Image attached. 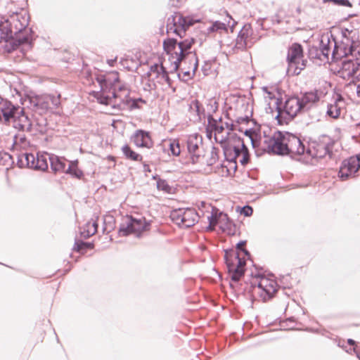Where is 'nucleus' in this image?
Returning a JSON list of instances; mask_svg holds the SVG:
<instances>
[{"mask_svg":"<svg viewBox=\"0 0 360 360\" xmlns=\"http://www.w3.org/2000/svg\"><path fill=\"white\" fill-rule=\"evenodd\" d=\"M342 101V97L340 95H338L334 103L328 105L326 113L329 117L338 118L340 116L341 107L339 105V103Z\"/></svg>","mask_w":360,"mask_h":360,"instance_id":"a878e982","label":"nucleus"},{"mask_svg":"<svg viewBox=\"0 0 360 360\" xmlns=\"http://www.w3.org/2000/svg\"><path fill=\"white\" fill-rule=\"evenodd\" d=\"M96 98L98 103L104 105H112L115 108H117V104L120 101V98H115L113 95L112 97L105 96L101 93H97Z\"/></svg>","mask_w":360,"mask_h":360,"instance_id":"2f4dec72","label":"nucleus"},{"mask_svg":"<svg viewBox=\"0 0 360 360\" xmlns=\"http://www.w3.org/2000/svg\"><path fill=\"white\" fill-rule=\"evenodd\" d=\"M360 169V153L342 161L340 167L338 176L342 181L355 177V174Z\"/></svg>","mask_w":360,"mask_h":360,"instance_id":"a211bd4d","label":"nucleus"},{"mask_svg":"<svg viewBox=\"0 0 360 360\" xmlns=\"http://www.w3.org/2000/svg\"><path fill=\"white\" fill-rule=\"evenodd\" d=\"M170 78L168 75L167 71L165 70L163 73H162L160 77L158 78L157 82L160 84L167 83L169 85L170 84Z\"/></svg>","mask_w":360,"mask_h":360,"instance_id":"a18cd8bd","label":"nucleus"},{"mask_svg":"<svg viewBox=\"0 0 360 360\" xmlns=\"http://www.w3.org/2000/svg\"><path fill=\"white\" fill-rule=\"evenodd\" d=\"M246 243V241L245 240H242V241H240L239 243H237L236 245V249H237V252L239 253V252H243L246 256L248 257H250V252L244 248V246Z\"/></svg>","mask_w":360,"mask_h":360,"instance_id":"49530a36","label":"nucleus"},{"mask_svg":"<svg viewBox=\"0 0 360 360\" xmlns=\"http://www.w3.org/2000/svg\"><path fill=\"white\" fill-rule=\"evenodd\" d=\"M17 164L19 167H28L35 170L46 171L49 167L48 153L39 154L21 153L18 155Z\"/></svg>","mask_w":360,"mask_h":360,"instance_id":"1a4fd4ad","label":"nucleus"},{"mask_svg":"<svg viewBox=\"0 0 360 360\" xmlns=\"http://www.w3.org/2000/svg\"><path fill=\"white\" fill-rule=\"evenodd\" d=\"M189 110L191 113L195 112L196 114L197 120H201L202 117H205V112L202 105L196 99L191 102Z\"/></svg>","mask_w":360,"mask_h":360,"instance_id":"7c9ffc66","label":"nucleus"},{"mask_svg":"<svg viewBox=\"0 0 360 360\" xmlns=\"http://www.w3.org/2000/svg\"><path fill=\"white\" fill-rule=\"evenodd\" d=\"M253 210L252 208L249 205H245L243 207H242L240 213L242 214H244L245 217H250L252 214Z\"/></svg>","mask_w":360,"mask_h":360,"instance_id":"8fccbe9b","label":"nucleus"},{"mask_svg":"<svg viewBox=\"0 0 360 360\" xmlns=\"http://www.w3.org/2000/svg\"><path fill=\"white\" fill-rule=\"evenodd\" d=\"M129 91L125 86H120L117 91H113V96L115 98H120V101L117 103V109L120 110H124L129 106L131 108H139L138 103H146V101L141 98L137 99H131L129 98Z\"/></svg>","mask_w":360,"mask_h":360,"instance_id":"aec40b11","label":"nucleus"},{"mask_svg":"<svg viewBox=\"0 0 360 360\" xmlns=\"http://www.w3.org/2000/svg\"><path fill=\"white\" fill-rule=\"evenodd\" d=\"M347 343L350 345H355V341L352 339H348L347 340Z\"/></svg>","mask_w":360,"mask_h":360,"instance_id":"bf43d9fd","label":"nucleus"},{"mask_svg":"<svg viewBox=\"0 0 360 360\" xmlns=\"http://www.w3.org/2000/svg\"><path fill=\"white\" fill-rule=\"evenodd\" d=\"M302 47L299 44H293L289 49L287 56L288 63V72H291L292 75H297L304 68L305 63L302 60Z\"/></svg>","mask_w":360,"mask_h":360,"instance_id":"f3484780","label":"nucleus"},{"mask_svg":"<svg viewBox=\"0 0 360 360\" xmlns=\"http://www.w3.org/2000/svg\"><path fill=\"white\" fill-rule=\"evenodd\" d=\"M48 160L50 162L51 169L54 173L65 172L68 160L63 157H59L53 154H48Z\"/></svg>","mask_w":360,"mask_h":360,"instance_id":"b1692460","label":"nucleus"},{"mask_svg":"<svg viewBox=\"0 0 360 360\" xmlns=\"http://www.w3.org/2000/svg\"><path fill=\"white\" fill-rule=\"evenodd\" d=\"M171 219L182 228H190L198 222L199 216L195 209L179 208L171 212Z\"/></svg>","mask_w":360,"mask_h":360,"instance_id":"2eb2a0df","label":"nucleus"},{"mask_svg":"<svg viewBox=\"0 0 360 360\" xmlns=\"http://www.w3.org/2000/svg\"><path fill=\"white\" fill-rule=\"evenodd\" d=\"M210 155H211V157H210L211 158H213V159H214L215 160H217V159H218V155H217V151H216V150H215V148H212V151H211V154H210Z\"/></svg>","mask_w":360,"mask_h":360,"instance_id":"5fc2aeb1","label":"nucleus"},{"mask_svg":"<svg viewBox=\"0 0 360 360\" xmlns=\"http://www.w3.org/2000/svg\"><path fill=\"white\" fill-rule=\"evenodd\" d=\"M276 286V283L273 281V283H269L264 290L261 292H258V294L264 302H266L273 297L274 294L277 290Z\"/></svg>","mask_w":360,"mask_h":360,"instance_id":"c756f323","label":"nucleus"},{"mask_svg":"<svg viewBox=\"0 0 360 360\" xmlns=\"http://www.w3.org/2000/svg\"><path fill=\"white\" fill-rule=\"evenodd\" d=\"M263 90H264V91H265L268 94H269V95L271 94V93L268 91L267 87H263Z\"/></svg>","mask_w":360,"mask_h":360,"instance_id":"680f3d73","label":"nucleus"},{"mask_svg":"<svg viewBox=\"0 0 360 360\" xmlns=\"http://www.w3.org/2000/svg\"><path fill=\"white\" fill-rule=\"evenodd\" d=\"M148 168H149L148 165H144L145 171H146V170H148V171H149V169H148Z\"/></svg>","mask_w":360,"mask_h":360,"instance_id":"e2e57ef3","label":"nucleus"},{"mask_svg":"<svg viewBox=\"0 0 360 360\" xmlns=\"http://www.w3.org/2000/svg\"><path fill=\"white\" fill-rule=\"evenodd\" d=\"M119 77L117 73H112L110 76H100L98 78V82L101 86V91H104L108 85L114 84L116 82H118Z\"/></svg>","mask_w":360,"mask_h":360,"instance_id":"c85d7f7f","label":"nucleus"},{"mask_svg":"<svg viewBox=\"0 0 360 360\" xmlns=\"http://www.w3.org/2000/svg\"><path fill=\"white\" fill-rule=\"evenodd\" d=\"M149 226L150 223L147 222L145 218L136 219L131 216H127L120 226L119 235L126 236L131 233H136L139 238L141 233L148 230Z\"/></svg>","mask_w":360,"mask_h":360,"instance_id":"f8f14e48","label":"nucleus"},{"mask_svg":"<svg viewBox=\"0 0 360 360\" xmlns=\"http://www.w3.org/2000/svg\"><path fill=\"white\" fill-rule=\"evenodd\" d=\"M224 259L228 271L231 274V280L238 282L244 275L245 261L240 257L238 252L231 251L229 253L227 250L225 252Z\"/></svg>","mask_w":360,"mask_h":360,"instance_id":"4468645a","label":"nucleus"},{"mask_svg":"<svg viewBox=\"0 0 360 360\" xmlns=\"http://www.w3.org/2000/svg\"><path fill=\"white\" fill-rule=\"evenodd\" d=\"M94 244L91 243L84 242L82 240H76L73 249L77 252L86 249H92Z\"/></svg>","mask_w":360,"mask_h":360,"instance_id":"58836bf2","label":"nucleus"},{"mask_svg":"<svg viewBox=\"0 0 360 360\" xmlns=\"http://www.w3.org/2000/svg\"><path fill=\"white\" fill-rule=\"evenodd\" d=\"M217 210H212V212L211 216L208 217L209 220V226H207V230L212 231L214 230V227L219 223V220H229L228 215L223 212L217 213Z\"/></svg>","mask_w":360,"mask_h":360,"instance_id":"bb28decb","label":"nucleus"},{"mask_svg":"<svg viewBox=\"0 0 360 360\" xmlns=\"http://www.w3.org/2000/svg\"><path fill=\"white\" fill-rule=\"evenodd\" d=\"M334 143L335 141L329 136L323 134L311 142L312 148H309L307 153L314 158L321 159L326 155L331 158Z\"/></svg>","mask_w":360,"mask_h":360,"instance_id":"9d476101","label":"nucleus"},{"mask_svg":"<svg viewBox=\"0 0 360 360\" xmlns=\"http://www.w3.org/2000/svg\"><path fill=\"white\" fill-rule=\"evenodd\" d=\"M133 141L138 147L150 148L151 145V139L149 133L141 129L136 131L133 136Z\"/></svg>","mask_w":360,"mask_h":360,"instance_id":"393cba45","label":"nucleus"},{"mask_svg":"<svg viewBox=\"0 0 360 360\" xmlns=\"http://www.w3.org/2000/svg\"><path fill=\"white\" fill-rule=\"evenodd\" d=\"M249 118L248 116L240 117L237 119V123L241 124L245 122H248Z\"/></svg>","mask_w":360,"mask_h":360,"instance_id":"864d4df0","label":"nucleus"},{"mask_svg":"<svg viewBox=\"0 0 360 360\" xmlns=\"http://www.w3.org/2000/svg\"><path fill=\"white\" fill-rule=\"evenodd\" d=\"M122 150L127 159L134 161H142V156L132 150L128 145L122 146Z\"/></svg>","mask_w":360,"mask_h":360,"instance_id":"c9c22d12","label":"nucleus"},{"mask_svg":"<svg viewBox=\"0 0 360 360\" xmlns=\"http://www.w3.org/2000/svg\"><path fill=\"white\" fill-rule=\"evenodd\" d=\"M217 120V122H221V118H219V120ZM219 126H220V124L217 123ZM221 125H223L224 127V130L225 129H227L229 131H234L236 130V125L233 124V123H229V122H225L224 124H221Z\"/></svg>","mask_w":360,"mask_h":360,"instance_id":"09e8293b","label":"nucleus"},{"mask_svg":"<svg viewBox=\"0 0 360 360\" xmlns=\"http://www.w3.org/2000/svg\"><path fill=\"white\" fill-rule=\"evenodd\" d=\"M169 150L174 156L179 155L181 153L179 143L177 140H172L169 143Z\"/></svg>","mask_w":360,"mask_h":360,"instance_id":"ea45409f","label":"nucleus"},{"mask_svg":"<svg viewBox=\"0 0 360 360\" xmlns=\"http://www.w3.org/2000/svg\"><path fill=\"white\" fill-rule=\"evenodd\" d=\"M96 219H98V217H96ZM97 219H92L91 221H88L86 224L85 226L84 227V230L81 231V236L84 238H88L90 236L94 235L97 232Z\"/></svg>","mask_w":360,"mask_h":360,"instance_id":"cd10ccee","label":"nucleus"},{"mask_svg":"<svg viewBox=\"0 0 360 360\" xmlns=\"http://www.w3.org/2000/svg\"><path fill=\"white\" fill-rule=\"evenodd\" d=\"M167 33H175L177 36H179L180 38H182L184 35V30L183 29H179L176 25H174L173 26V22H169L167 20Z\"/></svg>","mask_w":360,"mask_h":360,"instance_id":"4c0bfd02","label":"nucleus"},{"mask_svg":"<svg viewBox=\"0 0 360 360\" xmlns=\"http://www.w3.org/2000/svg\"><path fill=\"white\" fill-rule=\"evenodd\" d=\"M305 150V146L298 136L285 132V155L293 158L304 154Z\"/></svg>","mask_w":360,"mask_h":360,"instance_id":"6ab92c4d","label":"nucleus"},{"mask_svg":"<svg viewBox=\"0 0 360 360\" xmlns=\"http://www.w3.org/2000/svg\"><path fill=\"white\" fill-rule=\"evenodd\" d=\"M231 20H233V22H232L231 25H230V21H229L228 26L231 27V32H233V27H234V25H236V22L231 18Z\"/></svg>","mask_w":360,"mask_h":360,"instance_id":"6e6d98bb","label":"nucleus"},{"mask_svg":"<svg viewBox=\"0 0 360 360\" xmlns=\"http://www.w3.org/2000/svg\"><path fill=\"white\" fill-rule=\"evenodd\" d=\"M356 94L357 96L360 98V83L356 86Z\"/></svg>","mask_w":360,"mask_h":360,"instance_id":"13d9d810","label":"nucleus"},{"mask_svg":"<svg viewBox=\"0 0 360 360\" xmlns=\"http://www.w3.org/2000/svg\"><path fill=\"white\" fill-rule=\"evenodd\" d=\"M216 162H217V160L210 158L209 160H204V163L202 165H207L208 166H212L214 164H215Z\"/></svg>","mask_w":360,"mask_h":360,"instance_id":"603ef678","label":"nucleus"},{"mask_svg":"<svg viewBox=\"0 0 360 360\" xmlns=\"http://www.w3.org/2000/svg\"><path fill=\"white\" fill-rule=\"evenodd\" d=\"M165 70V68L162 65L155 63L150 66V70L147 74L149 77H152V79L155 78L158 79Z\"/></svg>","mask_w":360,"mask_h":360,"instance_id":"f704fd0d","label":"nucleus"},{"mask_svg":"<svg viewBox=\"0 0 360 360\" xmlns=\"http://www.w3.org/2000/svg\"><path fill=\"white\" fill-rule=\"evenodd\" d=\"M208 126L212 131H214V139L217 143H219L223 148L225 159L229 162L230 169H233L235 172L237 169V165L233 161V151L235 148L234 143H232L231 134L229 131L224 136L221 134L224 132L223 125H219L216 119L212 115L208 117Z\"/></svg>","mask_w":360,"mask_h":360,"instance_id":"20e7f679","label":"nucleus"},{"mask_svg":"<svg viewBox=\"0 0 360 360\" xmlns=\"http://www.w3.org/2000/svg\"><path fill=\"white\" fill-rule=\"evenodd\" d=\"M29 15L23 11L13 13L8 18L1 22V32L0 39L4 41H11L17 46L23 44H30L31 30L27 29Z\"/></svg>","mask_w":360,"mask_h":360,"instance_id":"f257e3e1","label":"nucleus"},{"mask_svg":"<svg viewBox=\"0 0 360 360\" xmlns=\"http://www.w3.org/2000/svg\"><path fill=\"white\" fill-rule=\"evenodd\" d=\"M345 58L342 61V65L338 70L340 77L344 79H352L351 82L355 83L360 80V49L354 50L351 53H347Z\"/></svg>","mask_w":360,"mask_h":360,"instance_id":"39448f33","label":"nucleus"},{"mask_svg":"<svg viewBox=\"0 0 360 360\" xmlns=\"http://www.w3.org/2000/svg\"><path fill=\"white\" fill-rule=\"evenodd\" d=\"M65 173L70 174L77 179H81L83 176V172L78 168L77 161H71L67 167Z\"/></svg>","mask_w":360,"mask_h":360,"instance_id":"72a5a7b5","label":"nucleus"},{"mask_svg":"<svg viewBox=\"0 0 360 360\" xmlns=\"http://www.w3.org/2000/svg\"><path fill=\"white\" fill-rule=\"evenodd\" d=\"M218 108V103L214 101V100H210L209 101V103L207 104V110H209V112H208V115H207V117H209V115H212L210 113L211 112H214Z\"/></svg>","mask_w":360,"mask_h":360,"instance_id":"c03bdc74","label":"nucleus"},{"mask_svg":"<svg viewBox=\"0 0 360 360\" xmlns=\"http://www.w3.org/2000/svg\"><path fill=\"white\" fill-rule=\"evenodd\" d=\"M321 92L317 90L300 94L298 96L304 112L312 108L320 100Z\"/></svg>","mask_w":360,"mask_h":360,"instance_id":"412c9836","label":"nucleus"},{"mask_svg":"<svg viewBox=\"0 0 360 360\" xmlns=\"http://www.w3.org/2000/svg\"><path fill=\"white\" fill-rule=\"evenodd\" d=\"M208 33L211 32H219L221 31H226L227 27L226 25L220 21L214 22L207 29Z\"/></svg>","mask_w":360,"mask_h":360,"instance_id":"e433bc0d","label":"nucleus"},{"mask_svg":"<svg viewBox=\"0 0 360 360\" xmlns=\"http://www.w3.org/2000/svg\"><path fill=\"white\" fill-rule=\"evenodd\" d=\"M269 283H273V280H270L266 277L260 278V280L257 283L259 292H261L262 290H264Z\"/></svg>","mask_w":360,"mask_h":360,"instance_id":"79ce46f5","label":"nucleus"},{"mask_svg":"<svg viewBox=\"0 0 360 360\" xmlns=\"http://www.w3.org/2000/svg\"><path fill=\"white\" fill-rule=\"evenodd\" d=\"M186 0H169V4L173 7L181 6Z\"/></svg>","mask_w":360,"mask_h":360,"instance_id":"3c124183","label":"nucleus"},{"mask_svg":"<svg viewBox=\"0 0 360 360\" xmlns=\"http://www.w3.org/2000/svg\"><path fill=\"white\" fill-rule=\"evenodd\" d=\"M261 146L268 153L285 155V132L277 131L272 136H264Z\"/></svg>","mask_w":360,"mask_h":360,"instance_id":"9b49d317","label":"nucleus"},{"mask_svg":"<svg viewBox=\"0 0 360 360\" xmlns=\"http://www.w3.org/2000/svg\"><path fill=\"white\" fill-rule=\"evenodd\" d=\"M22 104L32 111H39V113H42L49 108L59 107L60 95H27L24 98Z\"/></svg>","mask_w":360,"mask_h":360,"instance_id":"423d86ee","label":"nucleus"},{"mask_svg":"<svg viewBox=\"0 0 360 360\" xmlns=\"http://www.w3.org/2000/svg\"><path fill=\"white\" fill-rule=\"evenodd\" d=\"M356 356L360 359V352H356Z\"/></svg>","mask_w":360,"mask_h":360,"instance_id":"0e129e2a","label":"nucleus"},{"mask_svg":"<svg viewBox=\"0 0 360 360\" xmlns=\"http://www.w3.org/2000/svg\"><path fill=\"white\" fill-rule=\"evenodd\" d=\"M252 33L250 25H245L238 34L234 48L239 50L245 49L248 46V38Z\"/></svg>","mask_w":360,"mask_h":360,"instance_id":"4be33fe9","label":"nucleus"},{"mask_svg":"<svg viewBox=\"0 0 360 360\" xmlns=\"http://www.w3.org/2000/svg\"><path fill=\"white\" fill-rule=\"evenodd\" d=\"M332 34L326 33L321 35L319 46H311L309 48V57L311 59H319L321 61H328L329 56L332 54L333 41H330Z\"/></svg>","mask_w":360,"mask_h":360,"instance_id":"ddd939ff","label":"nucleus"},{"mask_svg":"<svg viewBox=\"0 0 360 360\" xmlns=\"http://www.w3.org/2000/svg\"><path fill=\"white\" fill-rule=\"evenodd\" d=\"M157 188L158 190L163 191L165 192H169L171 187L168 184L166 180L158 179L157 181Z\"/></svg>","mask_w":360,"mask_h":360,"instance_id":"a19ab883","label":"nucleus"},{"mask_svg":"<svg viewBox=\"0 0 360 360\" xmlns=\"http://www.w3.org/2000/svg\"><path fill=\"white\" fill-rule=\"evenodd\" d=\"M242 147L243 149V153L241 155L242 158L240 159L239 161L243 165H245L249 162L250 155H249L248 149L246 147V146L245 144H243Z\"/></svg>","mask_w":360,"mask_h":360,"instance_id":"37998d69","label":"nucleus"},{"mask_svg":"<svg viewBox=\"0 0 360 360\" xmlns=\"http://www.w3.org/2000/svg\"><path fill=\"white\" fill-rule=\"evenodd\" d=\"M184 75L187 77V79H189L191 77V74L190 71H185L184 72Z\"/></svg>","mask_w":360,"mask_h":360,"instance_id":"4d7b16f0","label":"nucleus"},{"mask_svg":"<svg viewBox=\"0 0 360 360\" xmlns=\"http://www.w3.org/2000/svg\"><path fill=\"white\" fill-rule=\"evenodd\" d=\"M231 138H233L235 145L233 151V161L236 162V160L243 153L242 145L244 144V142L242 139L237 136L236 135L231 136Z\"/></svg>","mask_w":360,"mask_h":360,"instance_id":"473e14b6","label":"nucleus"},{"mask_svg":"<svg viewBox=\"0 0 360 360\" xmlns=\"http://www.w3.org/2000/svg\"><path fill=\"white\" fill-rule=\"evenodd\" d=\"M116 59H114V60H110L108 61V64L110 65V66H113L115 62Z\"/></svg>","mask_w":360,"mask_h":360,"instance_id":"052dcab7","label":"nucleus"},{"mask_svg":"<svg viewBox=\"0 0 360 360\" xmlns=\"http://www.w3.org/2000/svg\"><path fill=\"white\" fill-rule=\"evenodd\" d=\"M341 33L342 40L340 44L337 43L333 37H330L333 46L332 51V59L333 60L342 58L347 55V53H351V51L360 49V45L357 44V42L353 39L354 36L353 30L345 28L342 30Z\"/></svg>","mask_w":360,"mask_h":360,"instance_id":"0eeeda50","label":"nucleus"},{"mask_svg":"<svg viewBox=\"0 0 360 360\" xmlns=\"http://www.w3.org/2000/svg\"><path fill=\"white\" fill-rule=\"evenodd\" d=\"M324 1L333 2L335 4H337L339 6H348V7L352 6V4L349 1V0H324Z\"/></svg>","mask_w":360,"mask_h":360,"instance_id":"de8ad7c7","label":"nucleus"},{"mask_svg":"<svg viewBox=\"0 0 360 360\" xmlns=\"http://www.w3.org/2000/svg\"><path fill=\"white\" fill-rule=\"evenodd\" d=\"M194 43L195 39L193 38L186 39L179 41L174 38H167L164 40L162 44L164 51L167 55H171L172 58L174 59L172 62L174 70H177L181 62L188 59L190 61L193 62V75H194L198 67V59L196 54L194 51H191Z\"/></svg>","mask_w":360,"mask_h":360,"instance_id":"f03ea898","label":"nucleus"},{"mask_svg":"<svg viewBox=\"0 0 360 360\" xmlns=\"http://www.w3.org/2000/svg\"><path fill=\"white\" fill-rule=\"evenodd\" d=\"M168 21L173 22V26L176 25L179 29H183L184 34L186 30L190 26L194 24V21L189 17H184L180 13H174V15L168 18Z\"/></svg>","mask_w":360,"mask_h":360,"instance_id":"5701e85b","label":"nucleus"},{"mask_svg":"<svg viewBox=\"0 0 360 360\" xmlns=\"http://www.w3.org/2000/svg\"><path fill=\"white\" fill-rule=\"evenodd\" d=\"M0 122L12 124L18 131H32V121L25 108L15 105L8 100L0 101Z\"/></svg>","mask_w":360,"mask_h":360,"instance_id":"7ed1b4c3","label":"nucleus"},{"mask_svg":"<svg viewBox=\"0 0 360 360\" xmlns=\"http://www.w3.org/2000/svg\"><path fill=\"white\" fill-rule=\"evenodd\" d=\"M302 104L298 96L288 98L283 105V110L277 105V115L276 119L279 124L288 123L293 119L298 113L304 112Z\"/></svg>","mask_w":360,"mask_h":360,"instance_id":"6e6552de","label":"nucleus"},{"mask_svg":"<svg viewBox=\"0 0 360 360\" xmlns=\"http://www.w3.org/2000/svg\"><path fill=\"white\" fill-rule=\"evenodd\" d=\"M187 150L190 160L193 164H203L205 150L201 135L195 134L190 135L187 140Z\"/></svg>","mask_w":360,"mask_h":360,"instance_id":"dca6fc26","label":"nucleus"}]
</instances>
